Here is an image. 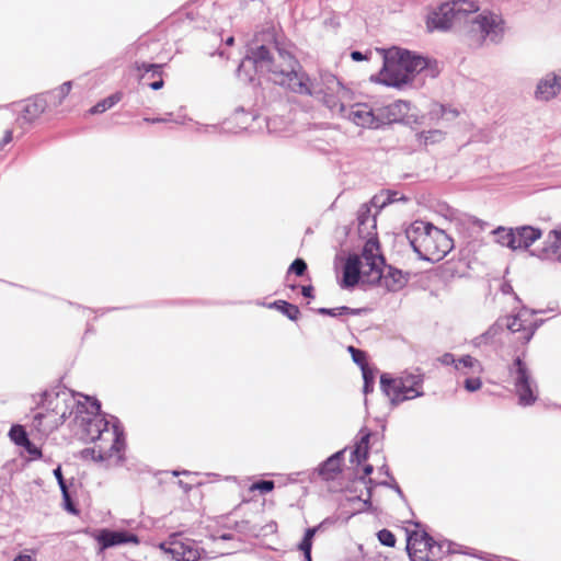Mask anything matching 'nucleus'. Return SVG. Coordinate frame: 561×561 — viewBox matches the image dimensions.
Masks as SVG:
<instances>
[{"label": "nucleus", "instance_id": "1", "mask_svg": "<svg viewBox=\"0 0 561 561\" xmlns=\"http://www.w3.org/2000/svg\"><path fill=\"white\" fill-rule=\"evenodd\" d=\"M268 73V79L280 87L300 95L317 96L322 93L323 104L333 113L346 115V105L342 99L348 90L336 77H332L337 88L336 94L317 91L308 73L290 50L274 32L267 31L262 38H255L247 55L237 68V77L250 84L259 83L257 73Z\"/></svg>", "mask_w": 561, "mask_h": 561}, {"label": "nucleus", "instance_id": "2", "mask_svg": "<svg viewBox=\"0 0 561 561\" xmlns=\"http://www.w3.org/2000/svg\"><path fill=\"white\" fill-rule=\"evenodd\" d=\"M382 67L371 81L387 87L401 88L410 83L414 73L427 69L430 60L405 48L381 49Z\"/></svg>", "mask_w": 561, "mask_h": 561}, {"label": "nucleus", "instance_id": "3", "mask_svg": "<svg viewBox=\"0 0 561 561\" xmlns=\"http://www.w3.org/2000/svg\"><path fill=\"white\" fill-rule=\"evenodd\" d=\"M425 375L420 368L414 370H404L394 377L389 373L380 375V389L389 398L392 407H397L404 401L424 396L423 383Z\"/></svg>", "mask_w": 561, "mask_h": 561}, {"label": "nucleus", "instance_id": "4", "mask_svg": "<svg viewBox=\"0 0 561 561\" xmlns=\"http://www.w3.org/2000/svg\"><path fill=\"white\" fill-rule=\"evenodd\" d=\"M456 546L447 539H435L424 529L408 533L407 551L412 561H437L444 556L456 552L470 554L467 551L456 550Z\"/></svg>", "mask_w": 561, "mask_h": 561}, {"label": "nucleus", "instance_id": "5", "mask_svg": "<svg viewBox=\"0 0 561 561\" xmlns=\"http://www.w3.org/2000/svg\"><path fill=\"white\" fill-rule=\"evenodd\" d=\"M479 11L477 2L471 0H450L440 3L433 10L426 20L428 31H448L453 26L461 25L468 21L469 14Z\"/></svg>", "mask_w": 561, "mask_h": 561}, {"label": "nucleus", "instance_id": "6", "mask_svg": "<svg viewBox=\"0 0 561 561\" xmlns=\"http://www.w3.org/2000/svg\"><path fill=\"white\" fill-rule=\"evenodd\" d=\"M465 25L468 27V34L477 37L479 43L489 41L492 44H500L504 38L506 22L501 14L483 10L469 14Z\"/></svg>", "mask_w": 561, "mask_h": 561}, {"label": "nucleus", "instance_id": "7", "mask_svg": "<svg viewBox=\"0 0 561 561\" xmlns=\"http://www.w3.org/2000/svg\"><path fill=\"white\" fill-rule=\"evenodd\" d=\"M524 356L525 352L515 356L513 362L507 366V373L513 380L518 397V403L523 407H529L538 399L537 382L533 378Z\"/></svg>", "mask_w": 561, "mask_h": 561}, {"label": "nucleus", "instance_id": "8", "mask_svg": "<svg viewBox=\"0 0 561 561\" xmlns=\"http://www.w3.org/2000/svg\"><path fill=\"white\" fill-rule=\"evenodd\" d=\"M37 408H43L45 411L67 420L72 415L75 408L78 412H81V409L84 407L76 401L73 393L69 389L56 386L41 394Z\"/></svg>", "mask_w": 561, "mask_h": 561}, {"label": "nucleus", "instance_id": "9", "mask_svg": "<svg viewBox=\"0 0 561 561\" xmlns=\"http://www.w3.org/2000/svg\"><path fill=\"white\" fill-rule=\"evenodd\" d=\"M112 423V443L111 446L105 449L102 446H99V449L95 448H85L82 450V457L89 458L91 457L94 461H110L114 459L115 466H123L125 461V449H126V439L124 434V428L121 425V422L117 417L111 416Z\"/></svg>", "mask_w": 561, "mask_h": 561}, {"label": "nucleus", "instance_id": "10", "mask_svg": "<svg viewBox=\"0 0 561 561\" xmlns=\"http://www.w3.org/2000/svg\"><path fill=\"white\" fill-rule=\"evenodd\" d=\"M420 260L436 262L444 259L454 248L453 239L442 229L430 227V236L421 242Z\"/></svg>", "mask_w": 561, "mask_h": 561}, {"label": "nucleus", "instance_id": "11", "mask_svg": "<svg viewBox=\"0 0 561 561\" xmlns=\"http://www.w3.org/2000/svg\"><path fill=\"white\" fill-rule=\"evenodd\" d=\"M92 536L99 545V552L121 545H138L140 542L136 534L124 529L113 530L110 528H101L93 531Z\"/></svg>", "mask_w": 561, "mask_h": 561}, {"label": "nucleus", "instance_id": "12", "mask_svg": "<svg viewBox=\"0 0 561 561\" xmlns=\"http://www.w3.org/2000/svg\"><path fill=\"white\" fill-rule=\"evenodd\" d=\"M343 117L360 127L379 128L385 125V119H381L380 115L376 114L369 105L363 103L354 104L350 108L346 107V115H343Z\"/></svg>", "mask_w": 561, "mask_h": 561}, {"label": "nucleus", "instance_id": "13", "mask_svg": "<svg viewBox=\"0 0 561 561\" xmlns=\"http://www.w3.org/2000/svg\"><path fill=\"white\" fill-rule=\"evenodd\" d=\"M164 64H151L147 61H136L134 67L138 72L139 82L148 85L152 90H160L164 85L162 69Z\"/></svg>", "mask_w": 561, "mask_h": 561}, {"label": "nucleus", "instance_id": "14", "mask_svg": "<svg viewBox=\"0 0 561 561\" xmlns=\"http://www.w3.org/2000/svg\"><path fill=\"white\" fill-rule=\"evenodd\" d=\"M411 278V273L403 272L392 265L381 266V277L373 282H379L388 291L397 293L404 288Z\"/></svg>", "mask_w": 561, "mask_h": 561}, {"label": "nucleus", "instance_id": "15", "mask_svg": "<svg viewBox=\"0 0 561 561\" xmlns=\"http://www.w3.org/2000/svg\"><path fill=\"white\" fill-rule=\"evenodd\" d=\"M380 243L376 237L368 239L364 247L362 256L369 266V272L376 274V279L381 277V266L386 265L385 256L379 253Z\"/></svg>", "mask_w": 561, "mask_h": 561}, {"label": "nucleus", "instance_id": "16", "mask_svg": "<svg viewBox=\"0 0 561 561\" xmlns=\"http://www.w3.org/2000/svg\"><path fill=\"white\" fill-rule=\"evenodd\" d=\"M84 431L92 442L96 440H111L112 431H110L111 422L105 415H94L83 419Z\"/></svg>", "mask_w": 561, "mask_h": 561}, {"label": "nucleus", "instance_id": "17", "mask_svg": "<svg viewBox=\"0 0 561 561\" xmlns=\"http://www.w3.org/2000/svg\"><path fill=\"white\" fill-rule=\"evenodd\" d=\"M362 257L357 254H351L344 262L342 268V280L340 286L344 289H352L357 286L362 279Z\"/></svg>", "mask_w": 561, "mask_h": 561}, {"label": "nucleus", "instance_id": "18", "mask_svg": "<svg viewBox=\"0 0 561 561\" xmlns=\"http://www.w3.org/2000/svg\"><path fill=\"white\" fill-rule=\"evenodd\" d=\"M541 312L543 311L537 309H529L526 306H523L516 314L511 317H501L496 321L502 322V332L504 331V329H507L512 333H520V335H524L526 334V325L528 322V318H526V316H535Z\"/></svg>", "mask_w": 561, "mask_h": 561}, {"label": "nucleus", "instance_id": "19", "mask_svg": "<svg viewBox=\"0 0 561 561\" xmlns=\"http://www.w3.org/2000/svg\"><path fill=\"white\" fill-rule=\"evenodd\" d=\"M47 110V103L45 96L35 94L34 96L26 100V104L21 110V115L18 122L23 124H31L37 119Z\"/></svg>", "mask_w": 561, "mask_h": 561}, {"label": "nucleus", "instance_id": "20", "mask_svg": "<svg viewBox=\"0 0 561 561\" xmlns=\"http://www.w3.org/2000/svg\"><path fill=\"white\" fill-rule=\"evenodd\" d=\"M66 420L51 412H38L33 416L32 426L42 435L48 436L53 431L61 426Z\"/></svg>", "mask_w": 561, "mask_h": 561}, {"label": "nucleus", "instance_id": "21", "mask_svg": "<svg viewBox=\"0 0 561 561\" xmlns=\"http://www.w3.org/2000/svg\"><path fill=\"white\" fill-rule=\"evenodd\" d=\"M430 227L432 228L433 224L415 220L405 229V237L416 254H421L420 244L425 240V237L430 236Z\"/></svg>", "mask_w": 561, "mask_h": 561}, {"label": "nucleus", "instance_id": "22", "mask_svg": "<svg viewBox=\"0 0 561 561\" xmlns=\"http://www.w3.org/2000/svg\"><path fill=\"white\" fill-rule=\"evenodd\" d=\"M542 237V230L534 226L515 227L516 250H527Z\"/></svg>", "mask_w": 561, "mask_h": 561}, {"label": "nucleus", "instance_id": "23", "mask_svg": "<svg viewBox=\"0 0 561 561\" xmlns=\"http://www.w3.org/2000/svg\"><path fill=\"white\" fill-rule=\"evenodd\" d=\"M371 432L367 427H362L358 432V439L355 442L354 448L351 453V462L360 465L366 461L369 456V440Z\"/></svg>", "mask_w": 561, "mask_h": 561}, {"label": "nucleus", "instance_id": "24", "mask_svg": "<svg viewBox=\"0 0 561 561\" xmlns=\"http://www.w3.org/2000/svg\"><path fill=\"white\" fill-rule=\"evenodd\" d=\"M410 102L398 100L386 106L380 113V118L385 124L399 123L410 111Z\"/></svg>", "mask_w": 561, "mask_h": 561}, {"label": "nucleus", "instance_id": "25", "mask_svg": "<svg viewBox=\"0 0 561 561\" xmlns=\"http://www.w3.org/2000/svg\"><path fill=\"white\" fill-rule=\"evenodd\" d=\"M547 245L537 254L540 259L553 256L561 264V230H551L548 233Z\"/></svg>", "mask_w": 561, "mask_h": 561}, {"label": "nucleus", "instance_id": "26", "mask_svg": "<svg viewBox=\"0 0 561 561\" xmlns=\"http://www.w3.org/2000/svg\"><path fill=\"white\" fill-rule=\"evenodd\" d=\"M556 79L552 71L546 73L537 83L535 98L538 101H550L557 95Z\"/></svg>", "mask_w": 561, "mask_h": 561}, {"label": "nucleus", "instance_id": "27", "mask_svg": "<svg viewBox=\"0 0 561 561\" xmlns=\"http://www.w3.org/2000/svg\"><path fill=\"white\" fill-rule=\"evenodd\" d=\"M456 370L460 375H480L484 368L480 360L471 355H462L457 359Z\"/></svg>", "mask_w": 561, "mask_h": 561}, {"label": "nucleus", "instance_id": "28", "mask_svg": "<svg viewBox=\"0 0 561 561\" xmlns=\"http://www.w3.org/2000/svg\"><path fill=\"white\" fill-rule=\"evenodd\" d=\"M502 322L495 321L490 328L482 334L476 336L471 343L474 347L481 348L483 346H490L495 343L496 336L502 333Z\"/></svg>", "mask_w": 561, "mask_h": 561}, {"label": "nucleus", "instance_id": "29", "mask_svg": "<svg viewBox=\"0 0 561 561\" xmlns=\"http://www.w3.org/2000/svg\"><path fill=\"white\" fill-rule=\"evenodd\" d=\"M357 228L359 234H370V229H376V218L371 216L370 208L362 205L357 211Z\"/></svg>", "mask_w": 561, "mask_h": 561}, {"label": "nucleus", "instance_id": "30", "mask_svg": "<svg viewBox=\"0 0 561 561\" xmlns=\"http://www.w3.org/2000/svg\"><path fill=\"white\" fill-rule=\"evenodd\" d=\"M492 233L495 236V241L502 247H506L516 251L515 247V228H506L503 226L496 227Z\"/></svg>", "mask_w": 561, "mask_h": 561}, {"label": "nucleus", "instance_id": "31", "mask_svg": "<svg viewBox=\"0 0 561 561\" xmlns=\"http://www.w3.org/2000/svg\"><path fill=\"white\" fill-rule=\"evenodd\" d=\"M270 309H276L291 321H297L300 316L299 308L286 300H275L267 305Z\"/></svg>", "mask_w": 561, "mask_h": 561}, {"label": "nucleus", "instance_id": "32", "mask_svg": "<svg viewBox=\"0 0 561 561\" xmlns=\"http://www.w3.org/2000/svg\"><path fill=\"white\" fill-rule=\"evenodd\" d=\"M318 476L324 481H332L342 472V467L336 461L329 462V457L316 469Z\"/></svg>", "mask_w": 561, "mask_h": 561}, {"label": "nucleus", "instance_id": "33", "mask_svg": "<svg viewBox=\"0 0 561 561\" xmlns=\"http://www.w3.org/2000/svg\"><path fill=\"white\" fill-rule=\"evenodd\" d=\"M122 92H115L108 95L107 98L99 101L89 110V113L92 115L102 114L105 111L112 108L114 105H116L122 100Z\"/></svg>", "mask_w": 561, "mask_h": 561}, {"label": "nucleus", "instance_id": "34", "mask_svg": "<svg viewBox=\"0 0 561 561\" xmlns=\"http://www.w3.org/2000/svg\"><path fill=\"white\" fill-rule=\"evenodd\" d=\"M160 548L175 561H181L185 556L184 541L162 542Z\"/></svg>", "mask_w": 561, "mask_h": 561}, {"label": "nucleus", "instance_id": "35", "mask_svg": "<svg viewBox=\"0 0 561 561\" xmlns=\"http://www.w3.org/2000/svg\"><path fill=\"white\" fill-rule=\"evenodd\" d=\"M531 317L533 316H526V318H528L526 334L518 336V340L523 345L528 344L535 335L536 331L545 323L543 319L531 320Z\"/></svg>", "mask_w": 561, "mask_h": 561}, {"label": "nucleus", "instance_id": "36", "mask_svg": "<svg viewBox=\"0 0 561 561\" xmlns=\"http://www.w3.org/2000/svg\"><path fill=\"white\" fill-rule=\"evenodd\" d=\"M9 436L15 445L21 447L25 446V444L30 440L26 430L20 424H14L11 426Z\"/></svg>", "mask_w": 561, "mask_h": 561}, {"label": "nucleus", "instance_id": "37", "mask_svg": "<svg viewBox=\"0 0 561 561\" xmlns=\"http://www.w3.org/2000/svg\"><path fill=\"white\" fill-rule=\"evenodd\" d=\"M347 352L351 354L353 362L360 368V370L370 367L368 365L367 353L353 345L347 347Z\"/></svg>", "mask_w": 561, "mask_h": 561}, {"label": "nucleus", "instance_id": "38", "mask_svg": "<svg viewBox=\"0 0 561 561\" xmlns=\"http://www.w3.org/2000/svg\"><path fill=\"white\" fill-rule=\"evenodd\" d=\"M185 556L181 561H201L202 552L194 540L184 541Z\"/></svg>", "mask_w": 561, "mask_h": 561}, {"label": "nucleus", "instance_id": "39", "mask_svg": "<svg viewBox=\"0 0 561 561\" xmlns=\"http://www.w3.org/2000/svg\"><path fill=\"white\" fill-rule=\"evenodd\" d=\"M417 137L425 146L428 144L439 142L444 138V133L438 129H433L428 131H422L417 134Z\"/></svg>", "mask_w": 561, "mask_h": 561}, {"label": "nucleus", "instance_id": "40", "mask_svg": "<svg viewBox=\"0 0 561 561\" xmlns=\"http://www.w3.org/2000/svg\"><path fill=\"white\" fill-rule=\"evenodd\" d=\"M363 375V392L365 396L374 391L375 386V371L371 367L362 370Z\"/></svg>", "mask_w": 561, "mask_h": 561}, {"label": "nucleus", "instance_id": "41", "mask_svg": "<svg viewBox=\"0 0 561 561\" xmlns=\"http://www.w3.org/2000/svg\"><path fill=\"white\" fill-rule=\"evenodd\" d=\"M308 271V265L306 261L301 257L295 259L291 264L289 265L287 270L286 277H288L290 274H295L296 276H304Z\"/></svg>", "mask_w": 561, "mask_h": 561}, {"label": "nucleus", "instance_id": "42", "mask_svg": "<svg viewBox=\"0 0 561 561\" xmlns=\"http://www.w3.org/2000/svg\"><path fill=\"white\" fill-rule=\"evenodd\" d=\"M377 538H378V541L382 546L389 547V548L394 547L396 542H397L394 534L391 530L387 529V528H383V529L379 530L377 533Z\"/></svg>", "mask_w": 561, "mask_h": 561}, {"label": "nucleus", "instance_id": "43", "mask_svg": "<svg viewBox=\"0 0 561 561\" xmlns=\"http://www.w3.org/2000/svg\"><path fill=\"white\" fill-rule=\"evenodd\" d=\"M341 522V517L339 515H331L324 518L321 523H319L317 526L321 534L335 528Z\"/></svg>", "mask_w": 561, "mask_h": 561}, {"label": "nucleus", "instance_id": "44", "mask_svg": "<svg viewBox=\"0 0 561 561\" xmlns=\"http://www.w3.org/2000/svg\"><path fill=\"white\" fill-rule=\"evenodd\" d=\"M275 482L273 480L261 479L252 484V490L260 491L262 494L273 491Z\"/></svg>", "mask_w": 561, "mask_h": 561}, {"label": "nucleus", "instance_id": "45", "mask_svg": "<svg viewBox=\"0 0 561 561\" xmlns=\"http://www.w3.org/2000/svg\"><path fill=\"white\" fill-rule=\"evenodd\" d=\"M62 506L68 513L72 514V515L79 514L78 505L75 502V500L72 499L70 493H65L62 495Z\"/></svg>", "mask_w": 561, "mask_h": 561}, {"label": "nucleus", "instance_id": "46", "mask_svg": "<svg viewBox=\"0 0 561 561\" xmlns=\"http://www.w3.org/2000/svg\"><path fill=\"white\" fill-rule=\"evenodd\" d=\"M482 387V380L480 377H468L463 380V388L468 392H476Z\"/></svg>", "mask_w": 561, "mask_h": 561}, {"label": "nucleus", "instance_id": "47", "mask_svg": "<svg viewBox=\"0 0 561 561\" xmlns=\"http://www.w3.org/2000/svg\"><path fill=\"white\" fill-rule=\"evenodd\" d=\"M72 88L71 81H66L61 85L55 89V94L58 95V100L56 101L57 104H61L66 96L69 94L70 90Z\"/></svg>", "mask_w": 561, "mask_h": 561}, {"label": "nucleus", "instance_id": "48", "mask_svg": "<svg viewBox=\"0 0 561 561\" xmlns=\"http://www.w3.org/2000/svg\"><path fill=\"white\" fill-rule=\"evenodd\" d=\"M379 485L392 489L399 495V497L401 500L405 501V495L393 477H392V479H389V481L388 480L379 481Z\"/></svg>", "mask_w": 561, "mask_h": 561}, {"label": "nucleus", "instance_id": "49", "mask_svg": "<svg viewBox=\"0 0 561 561\" xmlns=\"http://www.w3.org/2000/svg\"><path fill=\"white\" fill-rule=\"evenodd\" d=\"M234 118L242 124H248V117L250 116L252 121L256 118V116L250 112H245L243 107H237L233 113Z\"/></svg>", "mask_w": 561, "mask_h": 561}, {"label": "nucleus", "instance_id": "50", "mask_svg": "<svg viewBox=\"0 0 561 561\" xmlns=\"http://www.w3.org/2000/svg\"><path fill=\"white\" fill-rule=\"evenodd\" d=\"M25 451L32 457V459H38L42 457V450L31 439L23 446Z\"/></svg>", "mask_w": 561, "mask_h": 561}, {"label": "nucleus", "instance_id": "51", "mask_svg": "<svg viewBox=\"0 0 561 561\" xmlns=\"http://www.w3.org/2000/svg\"><path fill=\"white\" fill-rule=\"evenodd\" d=\"M38 95L45 96V102L47 103V108L49 107H58L60 104H57L58 95L55 94V89L50 91H46L43 93H38Z\"/></svg>", "mask_w": 561, "mask_h": 561}, {"label": "nucleus", "instance_id": "52", "mask_svg": "<svg viewBox=\"0 0 561 561\" xmlns=\"http://www.w3.org/2000/svg\"><path fill=\"white\" fill-rule=\"evenodd\" d=\"M316 312L320 316H329V317H333V318L343 316V312L341 310H339V307H336V308L321 307V308H318L316 310Z\"/></svg>", "mask_w": 561, "mask_h": 561}, {"label": "nucleus", "instance_id": "53", "mask_svg": "<svg viewBox=\"0 0 561 561\" xmlns=\"http://www.w3.org/2000/svg\"><path fill=\"white\" fill-rule=\"evenodd\" d=\"M89 400H90V405H89L87 412L89 414H92V416H94V415H104L102 413V410H101V402L96 398H92V399H89Z\"/></svg>", "mask_w": 561, "mask_h": 561}, {"label": "nucleus", "instance_id": "54", "mask_svg": "<svg viewBox=\"0 0 561 561\" xmlns=\"http://www.w3.org/2000/svg\"><path fill=\"white\" fill-rule=\"evenodd\" d=\"M457 359L458 358H455V355L451 353H444L440 357H438V362L442 365L454 366L455 369H456V365H457Z\"/></svg>", "mask_w": 561, "mask_h": 561}, {"label": "nucleus", "instance_id": "55", "mask_svg": "<svg viewBox=\"0 0 561 561\" xmlns=\"http://www.w3.org/2000/svg\"><path fill=\"white\" fill-rule=\"evenodd\" d=\"M339 310H341L343 312V316L344 314H347V316H362V314L366 313V311H367L366 308H351V307H347V306H341V307H339Z\"/></svg>", "mask_w": 561, "mask_h": 561}, {"label": "nucleus", "instance_id": "56", "mask_svg": "<svg viewBox=\"0 0 561 561\" xmlns=\"http://www.w3.org/2000/svg\"><path fill=\"white\" fill-rule=\"evenodd\" d=\"M440 113H442V116L448 121L454 119L459 115L458 110L448 107L446 105H440Z\"/></svg>", "mask_w": 561, "mask_h": 561}, {"label": "nucleus", "instance_id": "57", "mask_svg": "<svg viewBox=\"0 0 561 561\" xmlns=\"http://www.w3.org/2000/svg\"><path fill=\"white\" fill-rule=\"evenodd\" d=\"M312 545H313V541H311L308 538H305L302 536V538L298 545V549L302 552V554H308V553L312 552Z\"/></svg>", "mask_w": 561, "mask_h": 561}, {"label": "nucleus", "instance_id": "58", "mask_svg": "<svg viewBox=\"0 0 561 561\" xmlns=\"http://www.w3.org/2000/svg\"><path fill=\"white\" fill-rule=\"evenodd\" d=\"M371 56V51H360V50H352L351 51V58L352 60L359 62L363 60H368Z\"/></svg>", "mask_w": 561, "mask_h": 561}, {"label": "nucleus", "instance_id": "59", "mask_svg": "<svg viewBox=\"0 0 561 561\" xmlns=\"http://www.w3.org/2000/svg\"><path fill=\"white\" fill-rule=\"evenodd\" d=\"M397 201H408V198L405 196H401V197H398V192H394V191H387V198L386 201L382 203V206H386L388 204H391V203H394Z\"/></svg>", "mask_w": 561, "mask_h": 561}, {"label": "nucleus", "instance_id": "60", "mask_svg": "<svg viewBox=\"0 0 561 561\" xmlns=\"http://www.w3.org/2000/svg\"><path fill=\"white\" fill-rule=\"evenodd\" d=\"M345 451H346V448H343L341 450L335 451L334 454H332L329 457V462L336 461L337 465H340V467H342L343 466V461H344Z\"/></svg>", "mask_w": 561, "mask_h": 561}, {"label": "nucleus", "instance_id": "61", "mask_svg": "<svg viewBox=\"0 0 561 561\" xmlns=\"http://www.w3.org/2000/svg\"><path fill=\"white\" fill-rule=\"evenodd\" d=\"M301 295L305 298H314V288L312 285H304L300 287Z\"/></svg>", "mask_w": 561, "mask_h": 561}, {"label": "nucleus", "instance_id": "62", "mask_svg": "<svg viewBox=\"0 0 561 561\" xmlns=\"http://www.w3.org/2000/svg\"><path fill=\"white\" fill-rule=\"evenodd\" d=\"M317 534H321L318 526H313V527H308L305 533H304V537L305 538H308L309 540L313 541V538Z\"/></svg>", "mask_w": 561, "mask_h": 561}, {"label": "nucleus", "instance_id": "63", "mask_svg": "<svg viewBox=\"0 0 561 561\" xmlns=\"http://www.w3.org/2000/svg\"><path fill=\"white\" fill-rule=\"evenodd\" d=\"M374 472L373 465H365L363 468V476L358 478L360 482H365L367 478H370V474Z\"/></svg>", "mask_w": 561, "mask_h": 561}, {"label": "nucleus", "instance_id": "64", "mask_svg": "<svg viewBox=\"0 0 561 561\" xmlns=\"http://www.w3.org/2000/svg\"><path fill=\"white\" fill-rule=\"evenodd\" d=\"M552 76L556 79L557 91L560 92L561 91V68L558 69V70L552 71Z\"/></svg>", "mask_w": 561, "mask_h": 561}]
</instances>
